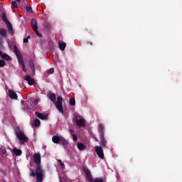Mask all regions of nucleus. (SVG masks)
Returning <instances> with one entry per match:
<instances>
[{
    "instance_id": "nucleus-1",
    "label": "nucleus",
    "mask_w": 182,
    "mask_h": 182,
    "mask_svg": "<svg viewBox=\"0 0 182 182\" xmlns=\"http://www.w3.org/2000/svg\"><path fill=\"white\" fill-rule=\"evenodd\" d=\"M48 97H49L50 100L53 102V103L55 105L56 109H58V112L63 114V99L61 96H58L57 97L56 101V95L55 93L49 91L47 95Z\"/></svg>"
},
{
    "instance_id": "nucleus-2",
    "label": "nucleus",
    "mask_w": 182,
    "mask_h": 182,
    "mask_svg": "<svg viewBox=\"0 0 182 182\" xmlns=\"http://www.w3.org/2000/svg\"><path fill=\"white\" fill-rule=\"evenodd\" d=\"M30 176L31 177H36V182H43V178H45V170L42 168V166H37L36 168V172L31 171Z\"/></svg>"
},
{
    "instance_id": "nucleus-3",
    "label": "nucleus",
    "mask_w": 182,
    "mask_h": 182,
    "mask_svg": "<svg viewBox=\"0 0 182 182\" xmlns=\"http://www.w3.org/2000/svg\"><path fill=\"white\" fill-rule=\"evenodd\" d=\"M15 134L21 144H24V143H28L29 141V138L28 136H25V132L21 129V127H16L14 130Z\"/></svg>"
},
{
    "instance_id": "nucleus-4",
    "label": "nucleus",
    "mask_w": 182,
    "mask_h": 182,
    "mask_svg": "<svg viewBox=\"0 0 182 182\" xmlns=\"http://www.w3.org/2000/svg\"><path fill=\"white\" fill-rule=\"evenodd\" d=\"M14 53L18 59V63H20L22 66L23 72H26L25 62L23 61V58H22V54L21 53V51H19L16 46H14Z\"/></svg>"
},
{
    "instance_id": "nucleus-5",
    "label": "nucleus",
    "mask_w": 182,
    "mask_h": 182,
    "mask_svg": "<svg viewBox=\"0 0 182 182\" xmlns=\"http://www.w3.org/2000/svg\"><path fill=\"white\" fill-rule=\"evenodd\" d=\"M73 122L78 127H86V120H85V118H83V117L79 114H75L74 116Z\"/></svg>"
},
{
    "instance_id": "nucleus-6",
    "label": "nucleus",
    "mask_w": 182,
    "mask_h": 182,
    "mask_svg": "<svg viewBox=\"0 0 182 182\" xmlns=\"http://www.w3.org/2000/svg\"><path fill=\"white\" fill-rule=\"evenodd\" d=\"M95 152L100 159H105V153H103V148L100 146H95Z\"/></svg>"
},
{
    "instance_id": "nucleus-7",
    "label": "nucleus",
    "mask_w": 182,
    "mask_h": 182,
    "mask_svg": "<svg viewBox=\"0 0 182 182\" xmlns=\"http://www.w3.org/2000/svg\"><path fill=\"white\" fill-rule=\"evenodd\" d=\"M83 171L85 173V178L86 180H87V181L92 182L95 180V178L92 177V173H90V171L89 169H87V168H84Z\"/></svg>"
},
{
    "instance_id": "nucleus-8",
    "label": "nucleus",
    "mask_w": 182,
    "mask_h": 182,
    "mask_svg": "<svg viewBox=\"0 0 182 182\" xmlns=\"http://www.w3.org/2000/svg\"><path fill=\"white\" fill-rule=\"evenodd\" d=\"M41 154H35L33 155V160L36 164H37V167H41Z\"/></svg>"
},
{
    "instance_id": "nucleus-9",
    "label": "nucleus",
    "mask_w": 182,
    "mask_h": 182,
    "mask_svg": "<svg viewBox=\"0 0 182 182\" xmlns=\"http://www.w3.org/2000/svg\"><path fill=\"white\" fill-rule=\"evenodd\" d=\"M100 144L101 147H106V144H107V141H106L103 134H100Z\"/></svg>"
},
{
    "instance_id": "nucleus-10",
    "label": "nucleus",
    "mask_w": 182,
    "mask_h": 182,
    "mask_svg": "<svg viewBox=\"0 0 182 182\" xmlns=\"http://www.w3.org/2000/svg\"><path fill=\"white\" fill-rule=\"evenodd\" d=\"M24 80L28 82V84L29 85V86H32L33 85H35V79L32 78L31 75H26L24 77Z\"/></svg>"
},
{
    "instance_id": "nucleus-11",
    "label": "nucleus",
    "mask_w": 182,
    "mask_h": 182,
    "mask_svg": "<svg viewBox=\"0 0 182 182\" xmlns=\"http://www.w3.org/2000/svg\"><path fill=\"white\" fill-rule=\"evenodd\" d=\"M0 58L1 59H4V60H7V62H9V60H12V58H11V56H9V55L5 53H3L1 50H0Z\"/></svg>"
},
{
    "instance_id": "nucleus-12",
    "label": "nucleus",
    "mask_w": 182,
    "mask_h": 182,
    "mask_svg": "<svg viewBox=\"0 0 182 182\" xmlns=\"http://www.w3.org/2000/svg\"><path fill=\"white\" fill-rule=\"evenodd\" d=\"M9 97L10 99H14V100H18V95L12 90H9Z\"/></svg>"
},
{
    "instance_id": "nucleus-13",
    "label": "nucleus",
    "mask_w": 182,
    "mask_h": 182,
    "mask_svg": "<svg viewBox=\"0 0 182 182\" xmlns=\"http://www.w3.org/2000/svg\"><path fill=\"white\" fill-rule=\"evenodd\" d=\"M35 114L38 119H41V120H46L48 119V115L43 114L41 112H36Z\"/></svg>"
},
{
    "instance_id": "nucleus-14",
    "label": "nucleus",
    "mask_w": 182,
    "mask_h": 182,
    "mask_svg": "<svg viewBox=\"0 0 182 182\" xmlns=\"http://www.w3.org/2000/svg\"><path fill=\"white\" fill-rule=\"evenodd\" d=\"M62 139V136H53L52 138L53 141L55 144H59L60 143V139Z\"/></svg>"
},
{
    "instance_id": "nucleus-15",
    "label": "nucleus",
    "mask_w": 182,
    "mask_h": 182,
    "mask_svg": "<svg viewBox=\"0 0 182 182\" xmlns=\"http://www.w3.org/2000/svg\"><path fill=\"white\" fill-rule=\"evenodd\" d=\"M31 28H33V30L38 29V21L36 18L31 19Z\"/></svg>"
},
{
    "instance_id": "nucleus-16",
    "label": "nucleus",
    "mask_w": 182,
    "mask_h": 182,
    "mask_svg": "<svg viewBox=\"0 0 182 182\" xmlns=\"http://www.w3.org/2000/svg\"><path fill=\"white\" fill-rule=\"evenodd\" d=\"M70 133L73 137V141H77V135L75 133V130L70 129Z\"/></svg>"
},
{
    "instance_id": "nucleus-17",
    "label": "nucleus",
    "mask_w": 182,
    "mask_h": 182,
    "mask_svg": "<svg viewBox=\"0 0 182 182\" xmlns=\"http://www.w3.org/2000/svg\"><path fill=\"white\" fill-rule=\"evenodd\" d=\"M7 28L9 30V32L10 33H14V27H12V24L11 23V22H7L6 23Z\"/></svg>"
},
{
    "instance_id": "nucleus-18",
    "label": "nucleus",
    "mask_w": 182,
    "mask_h": 182,
    "mask_svg": "<svg viewBox=\"0 0 182 182\" xmlns=\"http://www.w3.org/2000/svg\"><path fill=\"white\" fill-rule=\"evenodd\" d=\"M58 46L60 50H63L64 49L66 48V43L61 41L58 43Z\"/></svg>"
},
{
    "instance_id": "nucleus-19",
    "label": "nucleus",
    "mask_w": 182,
    "mask_h": 182,
    "mask_svg": "<svg viewBox=\"0 0 182 182\" xmlns=\"http://www.w3.org/2000/svg\"><path fill=\"white\" fill-rule=\"evenodd\" d=\"M41 126V120L36 119L32 124V127H39Z\"/></svg>"
},
{
    "instance_id": "nucleus-20",
    "label": "nucleus",
    "mask_w": 182,
    "mask_h": 182,
    "mask_svg": "<svg viewBox=\"0 0 182 182\" xmlns=\"http://www.w3.org/2000/svg\"><path fill=\"white\" fill-rule=\"evenodd\" d=\"M0 36H2L3 38H6V36H8V33L6 32V30H5V28L0 29Z\"/></svg>"
},
{
    "instance_id": "nucleus-21",
    "label": "nucleus",
    "mask_w": 182,
    "mask_h": 182,
    "mask_svg": "<svg viewBox=\"0 0 182 182\" xmlns=\"http://www.w3.org/2000/svg\"><path fill=\"white\" fill-rule=\"evenodd\" d=\"M77 147L78 150H80L81 151L85 150V149H86V146L82 143H78L77 144Z\"/></svg>"
},
{
    "instance_id": "nucleus-22",
    "label": "nucleus",
    "mask_w": 182,
    "mask_h": 182,
    "mask_svg": "<svg viewBox=\"0 0 182 182\" xmlns=\"http://www.w3.org/2000/svg\"><path fill=\"white\" fill-rule=\"evenodd\" d=\"M60 143H62L63 146H68L69 144V141H68V140H66V139H65L62 136H61Z\"/></svg>"
},
{
    "instance_id": "nucleus-23",
    "label": "nucleus",
    "mask_w": 182,
    "mask_h": 182,
    "mask_svg": "<svg viewBox=\"0 0 182 182\" xmlns=\"http://www.w3.org/2000/svg\"><path fill=\"white\" fill-rule=\"evenodd\" d=\"M13 151L16 156H21L22 154V150L14 149Z\"/></svg>"
},
{
    "instance_id": "nucleus-24",
    "label": "nucleus",
    "mask_w": 182,
    "mask_h": 182,
    "mask_svg": "<svg viewBox=\"0 0 182 182\" xmlns=\"http://www.w3.org/2000/svg\"><path fill=\"white\" fill-rule=\"evenodd\" d=\"M29 66L32 70V72H35V63H33V60H31L29 61Z\"/></svg>"
},
{
    "instance_id": "nucleus-25",
    "label": "nucleus",
    "mask_w": 182,
    "mask_h": 182,
    "mask_svg": "<svg viewBox=\"0 0 182 182\" xmlns=\"http://www.w3.org/2000/svg\"><path fill=\"white\" fill-rule=\"evenodd\" d=\"M99 127H100V129L101 130L100 134L105 135V125H103V124H99Z\"/></svg>"
},
{
    "instance_id": "nucleus-26",
    "label": "nucleus",
    "mask_w": 182,
    "mask_h": 182,
    "mask_svg": "<svg viewBox=\"0 0 182 182\" xmlns=\"http://www.w3.org/2000/svg\"><path fill=\"white\" fill-rule=\"evenodd\" d=\"M2 20L4 21V22H5V23H8V22H9V21H8V18H6V14H2Z\"/></svg>"
},
{
    "instance_id": "nucleus-27",
    "label": "nucleus",
    "mask_w": 182,
    "mask_h": 182,
    "mask_svg": "<svg viewBox=\"0 0 182 182\" xmlns=\"http://www.w3.org/2000/svg\"><path fill=\"white\" fill-rule=\"evenodd\" d=\"M69 103H70V106H75V105H76V100H75L74 98H70Z\"/></svg>"
},
{
    "instance_id": "nucleus-28",
    "label": "nucleus",
    "mask_w": 182,
    "mask_h": 182,
    "mask_svg": "<svg viewBox=\"0 0 182 182\" xmlns=\"http://www.w3.org/2000/svg\"><path fill=\"white\" fill-rule=\"evenodd\" d=\"M92 182H105L103 178H95Z\"/></svg>"
},
{
    "instance_id": "nucleus-29",
    "label": "nucleus",
    "mask_w": 182,
    "mask_h": 182,
    "mask_svg": "<svg viewBox=\"0 0 182 182\" xmlns=\"http://www.w3.org/2000/svg\"><path fill=\"white\" fill-rule=\"evenodd\" d=\"M26 9L27 12H29L30 14H32V12H33V11H32V6H26Z\"/></svg>"
},
{
    "instance_id": "nucleus-30",
    "label": "nucleus",
    "mask_w": 182,
    "mask_h": 182,
    "mask_svg": "<svg viewBox=\"0 0 182 182\" xmlns=\"http://www.w3.org/2000/svg\"><path fill=\"white\" fill-rule=\"evenodd\" d=\"M33 31L37 35V36H38L39 38H42V34L40 33V32L38 31V28L34 29Z\"/></svg>"
},
{
    "instance_id": "nucleus-31",
    "label": "nucleus",
    "mask_w": 182,
    "mask_h": 182,
    "mask_svg": "<svg viewBox=\"0 0 182 182\" xmlns=\"http://www.w3.org/2000/svg\"><path fill=\"white\" fill-rule=\"evenodd\" d=\"M11 6L13 8H18V4L15 1H14L11 2Z\"/></svg>"
},
{
    "instance_id": "nucleus-32",
    "label": "nucleus",
    "mask_w": 182,
    "mask_h": 182,
    "mask_svg": "<svg viewBox=\"0 0 182 182\" xmlns=\"http://www.w3.org/2000/svg\"><path fill=\"white\" fill-rule=\"evenodd\" d=\"M5 66V61L4 60H0V68H4Z\"/></svg>"
},
{
    "instance_id": "nucleus-33",
    "label": "nucleus",
    "mask_w": 182,
    "mask_h": 182,
    "mask_svg": "<svg viewBox=\"0 0 182 182\" xmlns=\"http://www.w3.org/2000/svg\"><path fill=\"white\" fill-rule=\"evenodd\" d=\"M28 39H31V36H29L27 38H23V43H28V42H29Z\"/></svg>"
},
{
    "instance_id": "nucleus-34",
    "label": "nucleus",
    "mask_w": 182,
    "mask_h": 182,
    "mask_svg": "<svg viewBox=\"0 0 182 182\" xmlns=\"http://www.w3.org/2000/svg\"><path fill=\"white\" fill-rule=\"evenodd\" d=\"M47 72H48V73H49L50 75H52L53 73H54L55 69H53V68H50Z\"/></svg>"
},
{
    "instance_id": "nucleus-35",
    "label": "nucleus",
    "mask_w": 182,
    "mask_h": 182,
    "mask_svg": "<svg viewBox=\"0 0 182 182\" xmlns=\"http://www.w3.org/2000/svg\"><path fill=\"white\" fill-rule=\"evenodd\" d=\"M58 162L59 163L60 166L61 167H63V168H64V167H65V164H63V162H62V160L58 159Z\"/></svg>"
},
{
    "instance_id": "nucleus-36",
    "label": "nucleus",
    "mask_w": 182,
    "mask_h": 182,
    "mask_svg": "<svg viewBox=\"0 0 182 182\" xmlns=\"http://www.w3.org/2000/svg\"><path fill=\"white\" fill-rule=\"evenodd\" d=\"M1 154H4V156L6 154V149H1Z\"/></svg>"
},
{
    "instance_id": "nucleus-37",
    "label": "nucleus",
    "mask_w": 182,
    "mask_h": 182,
    "mask_svg": "<svg viewBox=\"0 0 182 182\" xmlns=\"http://www.w3.org/2000/svg\"><path fill=\"white\" fill-rule=\"evenodd\" d=\"M0 49H4V44L2 43V40H0Z\"/></svg>"
},
{
    "instance_id": "nucleus-38",
    "label": "nucleus",
    "mask_w": 182,
    "mask_h": 182,
    "mask_svg": "<svg viewBox=\"0 0 182 182\" xmlns=\"http://www.w3.org/2000/svg\"><path fill=\"white\" fill-rule=\"evenodd\" d=\"M38 100H36L34 101V105H38Z\"/></svg>"
},
{
    "instance_id": "nucleus-39",
    "label": "nucleus",
    "mask_w": 182,
    "mask_h": 182,
    "mask_svg": "<svg viewBox=\"0 0 182 182\" xmlns=\"http://www.w3.org/2000/svg\"><path fill=\"white\" fill-rule=\"evenodd\" d=\"M87 43H89L91 46H93V43L92 42H87Z\"/></svg>"
},
{
    "instance_id": "nucleus-40",
    "label": "nucleus",
    "mask_w": 182,
    "mask_h": 182,
    "mask_svg": "<svg viewBox=\"0 0 182 182\" xmlns=\"http://www.w3.org/2000/svg\"><path fill=\"white\" fill-rule=\"evenodd\" d=\"M17 2H21V0H16Z\"/></svg>"
},
{
    "instance_id": "nucleus-41",
    "label": "nucleus",
    "mask_w": 182,
    "mask_h": 182,
    "mask_svg": "<svg viewBox=\"0 0 182 182\" xmlns=\"http://www.w3.org/2000/svg\"><path fill=\"white\" fill-rule=\"evenodd\" d=\"M85 31H89V30H88L87 28H85Z\"/></svg>"
},
{
    "instance_id": "nucleus-42",
    "label": "nucleus",
    "mask_w": 182,
    "mask_h": 182,
    "mask_svg": "<svg viewBox=\"0 0 182 182\" xmlns=\"http://www.w3.org/2000/svg\"><path fill=\"white\" fill-rule=\"evenodd\" d=\"M89 33H92V32L89 31Z\"/></svg>"
}]
</instances>
